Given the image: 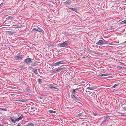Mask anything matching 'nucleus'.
<instances>
[{
    "instance_id": "obj_1",
    "label": "nucleus",
    "mask_w": 126,
    "mask_h": 126,
    "mask_svg": "<svg viewBox=\"0 0 126 126\" xmlns=\"http://www.w3.org/2000/svg\"><path fill=\"white\" fill-rule=\"evenodd\" d=\"M69 43V42L67 41H65L62 43L59 44H58V45L59 46H60V47H66L68 46Z\"/></svg>"
},
{
    "instance_id": "obj_6",
    "label": "nucleus",
    "mask_w": 126,
    "mask_h": 126,
    "mask_svg": "<svg viewBox=\"0 0 126 126\" xmlns=\"http://www.w3.org/2000/svg\"><path fill=\"white\" fill-rule=\"evenodd\" d=\"M48 87L51 89H55L57 90L58 89V88L54 86L53 85V84H49L48 85Z\"/></svg>"
},
{
    "instance_id": "obj_20",
    "label": "nucleus",
    "mask_w": 126,
    "mask_h": 126,
    "mask_svg": "<svg viewBox=\"0 0 126 126\" xmlns=\"http://www.w3.org/2000/svg\"><path fill=\"white\" fill-rule=\"evenodd\" d=\"M69 9L72 10V11H76L77 10V9L75 8H69Z\"/></svg>"
},
{
    "instance_id": "obj_42",
    "label": "nucleus",
    "mask_w": 126,
    "mask_h": 126,
    "mask_svg": "<svg viewBox=\"0 0 126 126\" xmlns=\"http://www.w3.org/2000/svg\"><path fill=\"white\" fill-rule=\"evenodd\" d=\"M104 123L102 121L101 122V125H102V124L103 123Z\"/></svg>"
},
{
    "instance_id": "obj_9",
    "label": "nucleus",
    "mask_w": 126,
    "mask_h": 126,
    "mask_svg": "<svg viewBox=\"0 0 126 126\" xmlns=\"http://www.w3.org/2000/svg\"><path fill=\"white\" fill-rule=\"evenodd\" d=\"M79 89V88H76V89H73L72 91V94H75L76 92Z\"/></svg>"
},
{
    "instance_id": "obj_47",
    "label": "nucleus",
    "mask_w": 126,
    "mask_h": 126,
    "mask_svg": "<svg viewBox=\"0 0 126 126\" xmlns=\"http://www.w3.org/2000/svg\"><path fill=\"white\" fill-rule=\"evenodd\" d=\"M120 68H122V67H120Z\"/></svg>"
},
{
    "instance_id": "obj_45",
    "label": "nucleus",
    "mask_w": 126,
    "mask_h": 126,
    "mask_svg": "<svg viewBox=\"0 0 126 126\" xmlns=\"http://www.w3.org/2000/svg\"><path fill=\"white\" fill-rule=\"evenodd\" d=\"M2 125L1 124H0V126H2Z\"/></svg>"
},
{
    "instance_id": "obj_4",
    "label": "nucleus",
    "mask_w": 126,
    "mask_h": 126,
    "mask_svg": "<svg viewBox=\"0 0 126 126\" xmlns=\"http://www.w3.org/2000/svg\"><path fill=\"white\" fill-rule=\"evenodd\" d=\"M71 96L72 98L74 100L79 101H80V100L75 94H72L71 95Z\"/></svg>"
},
{
    "instance_id": "obj_41",
    "label": "nucleus",
    "mask_w": 126,
    "mask_h": 126,
    "mask_svg": "<svg viewBox=\"0 0 126 126\" xmlns=\"http://www.w3.org/2000/svg\"><path fill=\"white\" fill-rule=\"evenodd\" d=\"M93 114L95 116H96L97 115L95 113H94Z\"/></svg>"
},
{
    "instance_id": "obj_14",
    "label": "nucleus",
    "mask_w": 126,
    "mask_h": 126,
    "mask_svg": "<svg viewBox=\"0 0 126 126\" xmlns=\"http://www.w3.org/2000/svg\"><path fill=\"white\" fill-rule=\"evenodd\" d=\"M14 19V17L10 16H9L6 18V19L8 20L13 19Z\"/></svg>"
},
{
    "instance_id": "obj_5",
    "label": "nucleus",
    "mask_w": 126,
    "mask_h": 126,
    "mask_svg": "<svg viewBox=\"0 0 126 126\" xmlns=\"http://www.w3.org/2000/svg\"><path fill=\"white\" fill-rule=\"evenodd\" d=\"M64 63V62L63 61H60L53 64V66H56L57 65Z\"/></svg>"
},
{
    "instance_id": "obj_26",
    "label": "nucleus",
    "mask_w": 126,
    "mask_h": 126,
    "mask_svg": "<svg viewBox=\"0 0 126 126\" xmlns=\"http://www.w3.org/2000/svg\"><path fill=\"white\" fill-rule=\"evenodd\" d=\"M19 68H21V69H24V67L23 66H22L21 65L20 66H19Z\"/></svg>"
},
{
    "instance_id": "obj_51",
    "label": "nucleus",
    "mask_w": 126,
    "mask_h": 126,
    "mask_svg": "<svg viewBox=\"0 0 126 126\" xmlns=\"http://www.w3.org/2000/svg\"><path fill=\"white\" fill-rule=\"evenodd\" d=\"M15 26H18V25H16Z\"/></svg>"
},
{
    "instance_id": "obj_13",
    "label": "nucleus",
    "mask_w": 126,
    "mask_h": 126,
    "mask_svg": "<svg viewBox=\"0 0 126 126\" xmlns=\"http://www.w3.org/2000/svg\"><path fill=\"white\" fill-rule=\"evenodd\" d=\"M71 2V1H70L69 0H67L66 1L64 2V4L66 5L67 4H69V5H70Z\"/></svg>"
},
{
    "instance_id": "obj_11",
    "label": "nucleus",
    "mask_w": 126,
    "mask_h": 126,
    "mask_svg": "<svg viewBox=\"0 0 126 126\" xmlns=\"http://www.w3.org/2000/svg\"><path fill=\"white\" fill-rule=\"evenodd\" d=\"M95 88H96V87H95L93 86V87H88L87 88V89H89V90H94V89H95Z\"/></svg>"
},
{
    "instance_id": "obj_43",
    "label": "nucleus",
    "mask_w": 126,
    "mask_h": 126,
    "mask_svg": "<svg viewBox=\"0 0 126 126\" xmlns=\"http://www.w3.org/2000/svg\"><path fill=\"white\" fill-rule=\"evenodd\" d=\"M124 22H125V23H126V20H124Z\"/></svg>"
},
{
    "instance_id": "obj_35",
    "label": "nucleus",
    "mask_w": 126,
    "mask_h": 126,
    "mask_svg": "<svg viewBox=\"0 0 126 126\" xmlns=\"http://www.w3.org/2000/svg\"><path fill=\"white\" fill-rule=\"evenodd\" d=\"M19 120V119H18V118H17V119H16L15 120V121H16H16H18L19 120Z\"/></svg>"
},
{
    "instance_id": "obj_39",
    "label": "nucleus",
    "mask_w": 126,
    "mask_h": 126,
    "mask_svg": "<svg viewBox=\"0 0 126 126\" xmlns=\"http://www.w3.org/2000/svg\"><path fill=\"white\" fill-rule=\"evenodd\" d=\"M18 118L19 119V120H20L22 118L20 116Z\"/></svg>"
},
{
    "instance_id": "obj_33",
    "label": "nucleus",
    "mask_w": 126,
    "mask_h": 126,
    "mask_svg": "<svg viewBox=\"0 0 126 126\" xmlns=\"http://www.w3.org/2000/svg\"><path fill=\"white\" fill-rule=\"evenodd\" d=\"M82 115V114L81 113H79V114H78V115L77 116H81Z\"/></svg>"
},
{
    "instance_id": "obj_22",
    "label": "nucleus",
    "mask_w": 126,
    "mask_h": 126,
    "mask_svg": "<svg viewBox=\"0 0 126 126\" xmlns=\"http://www.w3.org/2000/svg\"><path fill=\"white\" fill-rule=\"evenodd\" d=\"M10 119L14 123H16V121H15V120H14V118H13L11 117L10 118Z\"/></svg>"
},
{
    "instance_id": "obj_24",
    "label": "nucleus",
    "mask_w": 126,
    "mask_h": 126,
    "mask_svg": "<svg viewBox=\"0 0 126 126\" xmlns=\"http://www.w3.org/2000/svg\"><path fill=\"white\" fill-rule=\"evenodd\" d=\"M102 45L103 44H107V41H105V40L103 41L102 40Z\"/></svg>"
},
{
    "instance_id": "obj_31",
    "label": "nucleus",
    "mask_w": 126,
    "mask_h": 126,
    "mask_svg": "<svg viewBox=\"0 0 126 126\" xmlns=\"http://www.w3.org/2000/svg\"><path fill=\"white\" fill-rule=\"evenodd\" d=\"M3 3H1L0 4V8L2 7L3 5Z\"/></svg>"
},
{
    "instance_id": "obj_2",
    "label": "nucleus",
    "mask_w": 126,
    "mask_h": 126,
    "mask_svg": "<svg viewBox=\"0 0 126 126\" xmlns=\"http://www.w3.org/2000/svg\"><path fill=\"white\" fill-rule=\"evenodd\" d=\"M33 60L29 58H27L24 60V62L27 64H30L33 62Z\"/></svg>"
},
{
    "instance_id": "obj_29",
    "label": "nucleus",
    "mask_w": 126,
    "mask_h": 126,
    "mask_svg": "<svg viewBox=\"0 0 126 126\" xmlns=\"http://www.w3.org/2000/svg\"><path fill=\"white\" fill-rule=\"evenodd\" d=\"M107 75L103 74H101V75H100L99 76H100V77H102V76H107Z\"/></svg>"
},
{
    "instance_id": "obj_49",
    "label": "nucleus",
    "mask_w": 126,
    "mask_h": 126,
    "mask_svg": "<svg viewBox=\"0 0 126 126\" xmlns=\"http://www.w3.org/2000/svg\"><path fill=\"white\" fill-rule=\"evenodd\" d=\"M126 43V41H125V42L124 43Z\"/></svg>"
},
{
    "instance_id": "obj_27",
    "label": "nucleus",
    "mask_w": 126,
    "mask_h": 126,
    "mask_svg": "<svg viewBox=\"0 0 126 126\" xmlns=\"http://www.w3.org/2000/svg\"><path fill=\"white\" fill-rule=\"evenodd\" d=\"M18 101H21L22 102H25L26 101V100L24 99H22L21 100H19Z\"/></svg>"
},
{
    "instance_id": "obj_30",
    "label": "nucleus",
    "mask_w": 126,
    "mask_h": 126,
    "mask_svg": "<svg viewBox=\"0 0 126 126\" xmlns=\"http://www.w3.org/2000/svg\"><path fill=\"white\" fill-rule=\"evenodd\" d=\"M22 124V123L21 122L18 124L17 126H21V125Z\"/></svg>"
},
{
    "instance_id": "obj_15",
    "label": "nucleus",
    "mask_w": 126,
    "mask_h": 126,
    "mask_svg": "<svg viewBox=\"0 0 126 126\" xmlns=\"http://www.w3.org/2000/svg\"><path fill=\"white\" fill-rule=\"evenodd\" d=\"M110 116L108 115H106L104 117V119L107 120L109 119Z\"/></svg>"
},
{
    "instance_id": "obj_18",
    "label": "nucleus",
    "mask_w": 126,
    "mask_h": 126,
    "mask_svg": "<svg viewBox=\"0 0 126 126\" xmlns=\"http://www.w3.org/2000/svg\"><path fill=\"white\" fill-rule=\"evenodd\" d=\"M32 71L36 74H38V72L37 69H33L32 70Z\"/></svg>"
},
{
    "instance_id": "obj_37",
    "label": "nucleus",
    "mask_w": 126,
    "mask_h": 126,
    "mask_svg": "<svg viewBox=\"0 0 126 126\" xmlns=\"http://www.w3.org/2000/svg\"><path fill=\"white\" fill-rule=\"evenodd\" d=\"M21 114V116H20V117H21L22 118H23L24 117L23 115L22 114Z\"/></svg>"
},
{
    "instance_id": "obj_23",
    "label": "nucleus",
    "mask_w": 126,
    "mask_h": 126,
    "mask_svg": "<svg viewBox=\"0 0 126 126\" xmlns=\"http://www.w3.org/2000/svg\"><path fill=\"white\" fill-rule=\"evenodd\" d=\"M49 112L51 113H55L56 112V111L52 110H49Z\"/></svg>"
},
{
    "instance_id": "obj_7",
    "label": "nucleus",
    "mask_w": 126,
    "mask_h": 126,
    "mask_svg": "<svg viewBox=\"0 0 126 126\" xmlns=\"http://www.w3.org/2000/svg\"><path fill=\"white\" fill-rule=\"evenodd\" d=\"M14 58L16 60H18L22 58V57H21L20 55H17L16 56H15Z\"/></svg>"
},
{
    "instance_id": "obj_34",
    "label": "nucleus",
    "mask_w": 126,
    "mask_h": 126,
    "mask_svg": "<svg viewBox=\"0 0 126 126\" xmlns=\"http://www.w3.org/2000/svg\"><path fill=\"white\" fill-rule=\"evenodd\" d=\"M120 23L121 24H123L125 23V22H124V21H122Z\"/></svg>"
},
{
    "instance_id": "obj_3",
    "label": "nucleus",
    "mask_w": 126,
    "mask_h": 126,
    "mask_svg": "<svg viewBox=\"0 0 126 126\" xmlns=\"http://www.w3.org/2000/svg\"><path fill=\"white\" fill-rule=\"evenodd\" d=\"M33 31H35L39 32H41L42 33L44 34V32L43 30L41 29L38 26H37L32 29Z\"/></svg>"
},
{
    "instance_id": "obj_25",
    "label": "nucleus",
    "mask_w": 126,
    "mask_h": 126,
    "mask_svg": "<svg viewBox=\"0 0 126 126\" xmlns=\"http://www.w3.org/2000/svg\"><path fill=\"white\" fill-rule=\"evenodd\" d=\"M38 82H39V83H40L41 82H42V80L41 79H38Z\"/></svg>"
},
{
    "instance_id": "obj_46",
    "label": "nucleus",
    "mask_w": 126,
    "mask_h": 126,
    "mask_svg": "<svg viewBox=\"0 0 126 126\" xmlns=\"http://www.w3.org/2000/svg\"><path fill=\"white\" fill-rule=\"evenodd\" d=\"M103 122L104 123H105V121H104V120L103 121Z\"/></svg>"
},
{
    "instance_id": "obj_36",
    "label": "nucleus",
    "mask_w": 126,
    "mask_h": 126,
    "mask_svg": "<svg viewBox=\"0 0 126 126\" xmlns=\"http://www.w3.org/2000/svg\"><path fill=\"white\" fill-rule=\"evenodd\" d=\"M39 98H40L41 99H43V97L42 96H39Z\"/></svg>"
},
{
    "instance_id": "obj_38",
    "label": "nucleus",
    "mask_w": 126,
    "mask_h": 126,
    "mask_svg": "<svg viewBox=\"0 0 126 126\" xmlns=\"http://www.w3.org/2000/svg\"><path fill=\"white\" fill-rule=\"evenodd\" d=\"M111 44L110 43H107V44H107L108 45H111Z\"/></svg>"
},
{
    "instance_id": "obj_40",
    "label": "nucleus",
    "mask_w": 126,
    "mask_h": 126,
    "mask_svg": "<svg viewBox=\"0 0 126 126\" xmlns=\"http://www.w3.org/2000/svg\"><path fill=\"white\" fill-rule=\"evenodd\" d=\"M18 118L19 119V120H20L22 118L20 116Z\"/></svg>"
},
{
    "instance_id": "obj_50",
    "label": "nucleus",
    "mask_w": 126,
    "mask_h": 126,
    "mask_svg": "<svg viewBox=\"0 0 126 126\" xmlns=\"http://www.w3.org/2000/svg\"><path fill=\"white\" fill-rule=\"evenodd\" d=\"M122 64H124V63H122Z\"/></svg>"
},
{
    "instance_id": "obj_16",
    "label": "nucleus",
    "mask_w": 126,
    "mask_h": 126,
    "mask_svg": "<svg viewBox=\"0 0 126 126\" xmlns=\"http://www.w3.org/2000/svg\"><path fill=\"white\" fill-rule=\"evenodd\" d=\"M38 62H34V64L31 65L32 66H33L37 65L38 64Z\"/></svg>"
},
{
    "instance_id": "obj_28",
    "label": "nucleus",
    "mask_w": 126,
    "mask_h": 126,
    "mask_svg": "<svg viewBox=\"0 0 126 126\" xmlns=\"http://www.w3.org/2000/svg\"><path fill=\"white\" fill-rule=\"evenodd\" d=\"M0 110H1V111L3 110V111H6L7 110V109H3L2 108H0Z\"/></svg>"
},
{
    "instance_id": "obj_19",
    "label": "nucleus",
    "mask_w": 126,
    "mask_h": 126,
    "mask_svg": "<svg viewBox=\"0 0 126 126\" xmlns=\"http://www.w3.org/2000/svg\"><path fill=\"white\" fill-rule=\"evenodd\" d=\"M119 85V84L117 83L115 84L112 87V88H115L118 85Z\"/></svg>"
},
{
    "instance_id": "obj_44",
    "label": "nucleus",
    "mask_w": 126,
    "mask_h": 126,
    "mask_svg": "<svg viewBox=\"0 0 126 126\" xmlns=\"http://www.w3.org/2000/svg\"><path fill=\"white\" fill-rule=\"evenodd\" d=\"M104 121H105L106 122L107 120H106L105 119H104Z\"/></svg>"
},
{
    "instance_id": "obj_17",
    "label": "nucleus",
    "mask_w": 126,
    "mask_h": 126,
    "mask_svg": "<svg viewBox=\"0 0 126 126\" xmlns=\"http://www.w3.org/2000/svg\"><path fill=\"white\" fill-rule=\"evenodd\" d=\"M48 46L49 47L54 46V44L52 43H51V42L49 43V44H48Z\"/></svg>"
},
{
    "instance_id": "obj_12",
    "label": "nucleus",
    "mask_w": 126,
    "mask_h": 126,
    "mask_svg": "<svg viewBox=\"0 0 126 126\" xmlns=\"http://www.w3.org/2000/svg\"><path fill=\"white\" fill-rule=\"evenodd\" d=\"M34 124H33L31 123H29L27 124V126H34Z\"/></svg>"
},
{
    "instance_id": "obj_8",
    "label": "nucleus",
    "mask_w": 126,
    "mask_h": 126,
    "mask_svg": "<svg viewBox=\"0 0 126 126\" xmlns=\"http://www.w3.org/2000/svg\"><path fill=\"white\" fill-rule=\"evenodd\" d=\"M63 68H55L54 69V71L55 72H58V71L63 69Z\"/></svg>"
},
{
    "instance_id": "obj_32",
    "label": "nucleus",
    "mask_w": 126,
    "mask_h": 126,
    "mask_svg": "<svg viewBox=\"0 0 126 126\" xmlns=\"http://www.w3.org/2000/svg\"><path fill=\"white\" fill-rule=\"evenodd\" d=\"M22 27V25H21V26H17V27H14V28H21Z\"/></svg>"
},
{
    "instance_id": "obj_21",
    "label": "nucleus",
    "mask_w": 126,
    "mask_h": 126,
    "mask_svg": "<svg viewBox=\"0 0 126 126\" xmlns=\"http://www.w3.org/2000/svg\"><path fill=\"white\" fill-rule=\"evenodd\" d=\"M114 29V28L112 26L110 28H109V29H108L107 30H109L110 31H111V30H112V29Z\"/></svg>"
},
{
    "instance_id": "obj_48",
    "label": "nucleus",
    "mask_w": 126,
    "mask_h": 126,
    "mask_svg": "<svg viewBox=\"0 0 126 126\" xmlns=\"http://www.w3.org/2000/svg\"><path fill=\"white\" fill-rule=\"evenodd\" d=\"M11 33V34H13V33Z\"/></svg>"
},
{
    "instance_id": "obj_10",
    "label": "nucleus",
    "mask_w": 126,
    "mask_h": 126,
    "mask_svg": "<svg viewBox=\"0 0 126 126\" xmlns=\"http://www.w3.org/2000/svg\"><path fill=\"white\" fill-rule=\"evenodd\" d=\"M102 40H100L98 42L96 43V45H102Z\"/></svg>"
}]
</instances>
